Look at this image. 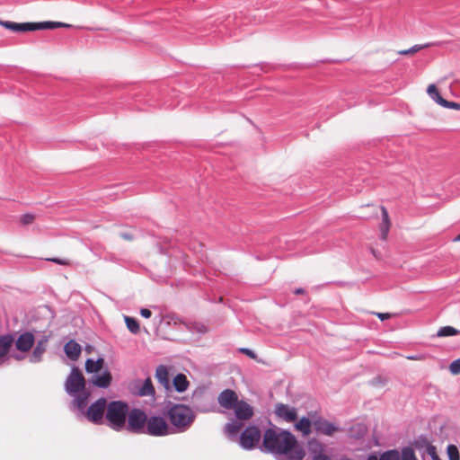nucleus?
I'll use <instances>...</instances> for the list:
<instances>
[{"label": "nucleus", "mask_w": 460, "mask_h": 460, "mask_svg": "<svg viewBox=\"0 0 460 460\" xmlns=\"http://www.w3.org/2000/svg\"><path fill=\"white\" fill-rule=\"evenodd\" d=\"M262 445L266 451L276 456H285L288 460H303L305 456L304 448L291 432L277 428L265 430Z\"/></svg>", "instance_id": "obj_1"}, {"label": "nucleus", "mask_w": 460, "mask_h": 460, "mask_svg": "<svg viewBox=\"0 0 460 460\" xmlns=\"http://www.w3.org/2000/svg\"><path fill=\"white\" fill-rule=\"evenodd\" d=\"M233 410L236 420L227 422L224 428L230 439L235 438L243 428V421L250 420L254 415L253 407L243 400H239Z\"/></svg>", "instance_id": "obj_2"}, {"label": "nucleus", "mask_w": 460, "mask_h": 460, "mask_svg": "<svg viewBox=\"0 0 460 460\" xmlns=\"http://www.w3.org/2000/svg\"><path fill=\"white\" fill-rule=\"evenodd\" d=\"M167 416L171 424L178 432L187 430L195 420L193 411L183 404H175L171 407L167 411Z\"/></svg>", "instance_id": "obj_3"}, {"label": "nucleus", "mask_w": 460, "mask_h": 460, "mask_svg": "<svg viewBox=\"0 0 460 460\" xmlns=\"http://www.w3.org/2000/svg\"><path fill=\"white\" fill-rule=\"evenodd\" d=\"M128 411V405L124 402L113 401L107 403L105 417L109 426L114 430H122L126 427Z\"/></svg>", "instance_id": "obj_4"}, {"label": "nucleus", "mask_w": 460, "mask_h": 460, "mask_svg": "<svg viewBox=\"0 0 460 460\" xmlns=\"http://www.w3.org/2000/svg\"><path fill=\"white\" fill-rule=\"evenodd\" d=\"M173 431L170 428L166 420L161 416L147 417L146 426L144 434L153 437H164L172 434Z\"/></svg>", "instance_id": "obj_5"}, {"label": "nucleus", "mask_w": 460, "mask_h": 460, "mask_svg": "<svg viewBox=\"0 0 460 460\" xmlns=\"http://www.w3.org/2000/svg\"><path fill=\"white\" fill-rule=\"evenodd\" d=\"M147 421V415L140 409H132L128 411L127 416L128 431L136 434H144Z\"/></svg>", "instance_id": "obj_6"}, {"label": "nucleus", "mask_w": 460, "mask_h": 460, "mask_svg": "<svg viewBox=\"0 0 460 460\" xmlns=\"http://www.w3.org/2000/svg\"><path fill=\"white\" fill-rule=\"evenodd\" d=\"M85 378L78 367H73L65 383V389L70 395H76L85 390Z\"/></svg>", "instance_id": "obj_7"}, {"label": "nucleus", "mask_w": 460, "mask_h": 460, "mask_svg": "<svg viewBox=\"0 0 460 460\" xmlns=\"http://www.w3.org/2000/svg\"><path fill=\"white\" fill-rule=\"evenodd\" d=\"M261 438V433L258 427L248 426L241 433L239 443L243 449L251 450L258 446Z\"/></svg>", "instance_id": "obj_8"}, {"label": "nucleus", "mask_w": 460, "mask_h": 460, "mask_svg": "<svg viewBox=\"0 0 460 460\" xmlns=\"http://www.w3.org/2000/svg\"><path fill=\"white\" fill-rule=\"evenodd\" d=\"M107 401L105 398H100L93 402L86 410L84 415L86 419L94 424L102 423L104 413L106 412Z\"/></svg>", "instance_id": "obj_9"}, {"label": "nucleus", "mask_w": 460, "mask_h": 460, "mask_svg": "<svg viewBox=\"0 0 460 460\" xmlns=\"http://www.w3.org/2000/svg\"><path fill=\"white\" fill-rule=\"evenodd\" d=\"M414 446L421 454L423 460H442L437 452L436 447L428 440L417 441Z\"/></svg>", "instance_id": "obj_10"}, {"label": "nucleus", "mask_w": 460, "mask_h": 460, "mask_svg": "<svg viewBox=\"0 0 460 460\" xmlns=\"http://www.w3.org/2000/svg\"><path fill=\"white\" fill-rule=\"evenodd\" d=\"M35 343V337L30 332H25L18 336L16 340H14L13 344L18 351L22 353L29 352Z\"/></svg>", "instance_id": "obj_11"}, {"label": "nucleus", "mask_w": 460, "mask_h": 460, "mask_svg": "<svg viewBox=\"0 0 460 460\" xmlns=\"http://www.w3.org/2000/svg\"><path fill=\"white\" fill-rule=\"evenodd\" d=\"M238 401L237 394L231 389L222 391L217 397L219 405L226 410H233Z\"/></svg>", "instance_id": "obj_12"}, {"label": "nucleus", "mask_w": 460, "mask_h": 460, "mask_svg": "<svg viewBox=\"0 0 460 460\" xmlns=\"http://www.w3.org/2000/svg\"><path fill=\"white\" fill-rule=\"evenodd\" d=\"M276 415L287 422H294L297 420V411L296 408L288 404L278 403L275 407Z\"/></svg>", "instance_id": "obj_13"}, {"label": "nucleus", "mask_w": 460, "mask_h": 460, "mask_svg": "<svg viewBox=\"0 0 460 460\" xmlns=\"http://www.w3.org/2000/svg\"><path fill=\"white\" fill-rule=\"evenodd\" d=\"M14 338L11 334L0 336V366L8 359L9 352L13 345Z\"/></svg>", "instance_id": "obj_14"}, {"label": "nucleus", "mask_w": 460, "mask_h": 460, "mask_svg": "<svg viewBox=\"0 0 460 460\" xmlns=\"http://www.w3.org/2000/svg\"><path fill=\"white\" fill-rule=\"evenodd\" d=\"M313 427L317 433L326 436H332L339 429L327 420L318 418L313 420Z\"/></svg>", "instance_id": "obj_15"}, {"label": "nucleus", "mask_w": 460, "mask_h": 460, "mask_svg": "<svg viewBox=\"0 0 460 460\" xmlns=\"http://www.w3.org/2000/svg\"><path fill=\"white\" fill-rule=\"evenodd\" d=\"M0 25L15 32H25L33 31V22L17 23L10 21L0 20Z\"/></svg>", "instance_id": "obj_16"}, {"label": "nucleus", "mask_w": 460, "mask_h": 460, "mask_svg": "<svg viewBox=\"0 0 460 460\" xmlns=\"http://www.w3.org/2000/svg\"><path fill=\"white\" fill-rule=\"evenodd\" d=\"M48 338L43 337L41 340L38 341L32 355L30 358V361L31 363H38L41 360L43 354L45 353L47 349V343H48Z\"/></svg>", "instance_id": "obj_17"}, {"label": "nucleus", "mask_w": 460, "mask_h": 460, "mask_svg": "<svg viewBox=\"0 0 460 460\" xmlns=\"http://www.w3.org/2000/svg\"><path fill=\"white\" fill-rule=\"evenodd\" d=\"M65 352L71 360H76L81 354V346L74 340L65 345Z\"/></svg>", "instance_id": "obj_18"}, {"label": "nucleus", "mask_w": 460, "mask_h": 460, "mask_svg": "<svg viewBox=\"0 0 460 460\" xmlns=\"http://www.w3.org/2000/svg\"><path fill=\"white\" fill-rule=\"evenodd\" d=\"M382 212V224L380 226L381 238L386 240L388 232L391 227V220L387 209L385 207H381Z\"/></svg>", "instance_id": "obj_19"}, {"label": "nucleus", "mask_w": 460, "mask_h": 460, "mask_svg": "<svg viewBox=\"0 0 460 460\" xmlns=\"http://www.w3.org/2000/svg\"><path fill=\"white\" fill-rule=\"evenodd\" d=\"M111 374L104 371L102 375L93 377L92 383L97 387L106 388L111 385Z\"/></svg>", "instance_id": "obj_20"}, {"label": "nucleus", "mask_w": 460, "mask_h": 460, "mask_svg": "<svg viewBox=\"0 0 460 460\" xmlns=\"http://www.w3.org/2000/svg\"><path fill=\"white\" fill-rule=\"evenodd\" d=\"M313 421H311L308 418L303 417L301 418L296 424L295 429L297 431H300L303 436L307 437L312 432Z\"/></svg>", "instance_id": "obj_21"}, {"label": "nucleus", "mask_w": 460, "mask_h": 460, "mask_svg": "<svg viewBox=\"0 0 460 460\" xmlns=\"http://www.w3.org/2000/svg\"><path fill=\"white\" fill-rule=\"evenodd\" d=\"M74 396H75V399L73 402L74 405L80 411L84 410V408L86 407L87 402H88L90 393L84 390Z\"/></svg>", "instance_id": "obj_22"}, {"label": "nucleus", "mask_w": 460, "mask_h": 460, "mask_svg": "<svg viewBox=\"0 0 460 460\" xmlns=\"http://www.w3.org/2000/svg\"><path fill=\"white\" fill-rule=\"evenodd\" d=\"M103 365L104 359L102 358H99L95 361L92 358H88L85 361V370L87 373H97L102 369Z\"/></svg>", "instance_id": "obj_23"}, {"label": "nucleus", "mask_w": 460, "mask_h": 460, "mask_svg": "<svg viewBox=\"0 0 460 460\" xmlns=\"http://www.w3.org/2000/svg\"><path fill=\"white\" fill-rule=\"evenodd\" d=\"M155 377L158 382L166 389L169 387V375L166 367L161 365L156 368Z\"/></svg>", "instance_id": "obj_24"}, {"label": "nucleus", "mask_w": 460, "mask_h": 460, "mask_svg": "<svg viewBox=\"0 0 460 460\" xmlns=\"http://www.w3.org/2000/svg\"><path fill=\"white\" fill-rule=\"evenodd\" d=\"M367 460H401V456L397 450H389L383 453L379 457L376 455H370Z\"/></svg>", "instance_id": "obj_25"}, {"label": "nucleus", "mask_w": 460, "mask_h": 460, "mask_svg": "<svg viewBox=\"0 0 460 460\" xmlns=\"http://www.w3.org/2000/svg\"><path fill=\"white\" fill-rule=\"evenodd\" d=\"M173 386L176 389V391L180 393L186 391L189 386V381L186 376L183 374H178L173 378Z\"/></svg>", "instance_id": "obj_26"}, {"label": "nucleus", "mask_w": 460, "mask_h": 460, "mask_svg": "<svg viewBox=\"0 0 460 460\" xmlns=\"http://www.w3.org/2000/svg\"><path fill=\"white\" fill-rule=\"evenodd\" d=\"M138 394L140 396H150L155 394V388L149 377L145 380L143 385L141 386L138 392Z\"/></svg>", "instance_id": "obj_27"}, {"label": "nucleus", "mask_w": 460, "mask_h": 460, "mask_svg": "<svg viewBox=\"0 0 460 460\" xmlns=\"http://www.w3.org/2000/svg\"><path fill=\"white\" fill-rule=\"evenodd\" d=\"M60 22H33V31L59 28Z\"/></svg>", "instance_id": "obj_28"}, {"label": "nucleus", "mask_w": 460, "mask_h": 460, "mask_svg": "<svg viewBox=\"0 0 460 460\" xmlns=\"http://www.w3.org/2000/svg\"><path fill=\"white\" fill-rule=\"evenodd\" d=\"M427 93L433 101H435L439 105L442 102L441 101L444 100V98L441 97L437 86L434 84H431L428 86Z\"/></svg>", "instance_id": "obj_29"}, {"label": "nucleus", "mask_w": 460, "mask_h": 460, "mask_svg": "<svg viewBox=\"0 0 460 460\" xmlns=\"http://www.w3.org/2000/svg\"><path fill=\"white\" fill-rule=\"evenodd\" d=\"M124 320H125L128 329L132 333L137 334L139 332V331H140L139 323L135 318H132L129 316H125Z\"/></svg>", "instance_id": "obj_30"}, {"label": "nucleus", "mask_w": 460, "mask_h": 460, "mask_svg": "<svg viewBox=\"0 0 460 460\" xmlns=\"http://www.w3.org/2000/svg\"><path fill=\"white\" fill-rule=\"evenodd\" d=\"M447 454L449 460H460L459 450L456 445H448L447 447Z\"/></svg>", "instance_id": "obj_31"}, {"label": "nucleus", "mask_w": 460, "mask_h": 460, "mask_svg": "<svg viewBox=\"0 0 460 460\" xmlns=\"http://www.w3.org/2000/svg\"><path fill=\"white\" fill-rule=\"evenodd\" d=\"M459 332L452 326H445L439 329L438 336L447 337L458 334Z\"/></svg>", "instance_id": "obj_32"}, {"label": "nucleus", "mask_w": 460, "mask_h": 460, "mask_svg": "<svg viewBox=\"0 0 460 460\" xmlns=\"http://www.w3.org/2000/svg\"><path fill=\"white\" fill-rule=\"evenodd\" d=\"M35 218H36V217L33 214H31V213L23 214L19 217V223L21 226H26L31 225L35 221Z\"/></svg>", "instance_id": "obj_33"}, {"label": "nucleus", "mask_w": 460, "mask_h": 460, "mask_svg": "<svg viewBox=\"0 0 460 460\" xmlns=\"http://www.w3.org/2000/svg\"><path fill=\"white\" fill-rule=\"evenodd\" d=\"M401 459L402 460H417L414 451L411 447H405L402 449Z\"/></svg>", "instance_id": "obj_34"}, {"label": "nucleus", "mask_w": 460, "mask_h": 460, "mask_svg": "<svg viewBox=\"0 0 460 460\" xmlns=\"http://www.w3.org/2000/svg\"><path fill=\"white\" fill-rule=\"evenodd\" d=\"M441 102H441L440 106H442L444 108L460 111V103H458V102H449L446 99L442 100Z\"/></svg>", "instance_id": "obj_35"}, {"label": "nucleus", "mask_w": 460, "mask_h": 460, "mask_svg": "<svg viewBox=\"0 0 460 460\" xmlns=\"http://www.w3.org/2000/svg\"><path fill=\"white\" fill-rule=\"evenodd\" d=\"M449 370L452 375H458L460 374V358L454 360L450 366Z\"/></svg>", "instance_id": "obj_36"}, {"label": "nucleus", "mask_w": 460, "mask_h": 460, "mask_svg": "<svg viewBox=\"0 0 460 460\" xmlns=\"http://www.w3.org/2000/svg\"><path fill=\"white\" fill-rule=\"evenodd\" d=\"M49 261L55 262L57 264L68 266L70 265V261L68 259H58V258H47L46 259Z\"/></svg>", "instance_id": "obj_37"}, {"label": "nucleus", "mask_w": 460, "mask_h": 460, "mask_svg": "<svg viewBox=\"0 0 460 460\" xmlns=\"http://www.w3.org/2000/svg\"><path fill=\"white\" fill-rule=\"evenodd\" d=\"M312 460H332L330 456L325 454L319 453L315 455Z\"/></svg>", "instance_id": "obj_38"}, {"label": "nucleus", "mask_w": 460, "mask_h": 460, "mask_svg": "<svg viewBox=\"0 0 460 460\" xmlns=\"http://www.w3.org/2000/svg\"><path fill=\"white\" fill-rule=\"evenodd\" d=\"M381 321H385L392 317V314L389 313H376L375 314Z\"/></svg>", "instance_id": "obj_39"}, {"label": "nucleus", "mask_w": 460, "mask_h": 460, "mask_svg": "<svg viewBox=\"0 0 460 460\" xmlns=\"http://www.w3.org/2000/svg\"><path fill=\"white\" fill-rule=\"evenodd\" d=\"M240 351L245 355H247L248 357H250L251 358H255V354L253 351H252L251 349H245V348H243V349H240Z\"/></svg>", "instance_id": "obj_40"}, {"label": "nucleus", "mask_w": 460, "mask_h": 460, "mask_svg": "<svg viewBox=\"0 0 460 460\" xmlns=\"http://www.w3.org/2000/svg\"><path fill=\"white\" fill-rule=\"evenodd\" d=\"M140 314L145 317V318H149L151 315H152V313L149 309L147 308H142L140 310Z\"/></svg>", "instance_id": "obj_41"}, {"label": "nucleus", "mask_w": 460, "mask_h": 460, "mask_svg": "<svg viewBox=\"0 0 460 460\" xmlns=\"http://www.w3.org/2000/svg\"><path fill=\"white\" fill-rule=\"evenodd\" d=\"M421 49H423V46H420V45H415V46L410 48L411 55L415 54Z\"/></svg>", "instance_id": "obj_42"}, {"label": "nucleus", "mask_w": 460, "mask_h": 460, "mask_svg": "<svg viewBox=\"0 0 460 460\" xmlns=\"http://www.w3.org/2000/svg\"><path fill=\"white\" fill-rule=\"evenodd\" d=\"M121 238L127 240V241H132L133 240V236L132 234H128V233H122L120 234Z\"/></svg>", "instance_id": "obj_43"}, {"label": "nucleus", "mask_w": 460, "mask_h": 460, "mask_svg": "<svg viewBox=\"0 0 460 460\" xmlns=\"http://www.w3.org/2000/svg\"><path fill=\"white\" fill-rule=\"evenodd\" d=\"M398 53H399L400 55H411V49H403V50H400Z\"/></svg>", "instance_id": "obj_44"}, {"label": "nucleus", "mask_w": 460, "mask_h": 460, "mask_svg": "<svg viewBox=\"0 0 460 460\" xmlns=\"http://www.w3.org/2000/svg\"><path fill=\"white\" fill-rule=\"evenodd\" d=\"M407 358L410 359V360H420V359H421V358L418 357V356H408Z\"/></svg>", "instance_id": "obj_45"}, {"label": "nucleus", "mask_w": 460, "mask_h": 460, "mask_svg": "<svg viewBox=\"0 0 460 460\" xmlns=\"http://www.w3.org/2000/svg\"><path fill=\"white\" fill-rule=\"evenodd\" d=\"M305 293V290L303 288H297L295 290V294L296 295H300V294H304Z\"/></svg>", "instance_id": "obj_46"}, {"label": "nucleus", "mask_w": 460, "mask_h": 460, "mask_svg": "<svg viewBox=\"0 0 460 460\" xmlns=\"http://www.w3.org/2000/svg\"><path fill=\"white\" fill-rule=\"evenodd\" d=\"M61 27L69 28V27H71V25L68 23L60 22L59 28H61Z\"/></svg>", "instance_id": "obj_47"}, {"label": "nucleus", "mask_w": 460, "mask_h": 460, "mask_svg": "<svg viewBox=\"0 0 460 460\" xmlns=\"http://www.w3.org/2000/svg\"><path fill=\"white\" fill-rule=\"evenodd\" d=\"M13 358L16 359V360H22L24 358V356H21V355H14Z\"/></svg>", "instance_id": "obj_48"}, {"label": "nucleus", "mask_w": 460, "mask_h": 460, "mask_svg": "<svg viewBox=\"0 0 460 460\" xmlns=\"http://www.w3.org/2000/svg\"><path fill=\"white\" fill-rule=\"evenodd\" d=\"M453 242H460V234L453 239Z\"/></svg>", "instance_id": "obj_49"}, {"label": "nucleus", "mask_w": 460, "mask_h": 460, "mask_svg": "<svg viewBox=\"0 0 460 460\" xmlns=\"http://www.w3.org/2000/svg\"><path fill=\"white\" fill-rule=\"evenodd\" d=\"M371 252L372 254L375 256V257H377L376 253V251L374 249H371Z\"/></svg>", "instance_id": "obj_50"}, {"label": "nucleus", "mask_w": 460, "mask_h": 460, "mask_svg": "<svg viewBox=\"0 0 460 460\" xmlns=\"http://www.w3.org/2000/svg\"><path fill=\"white\" fill-rule=\"evenodd\" d=\"M314 443H315V444H316V442H315V441H310V442H309V445H310V446H312Z\"/></svg>", "instance_id": "obj_51"}]
</instances>
